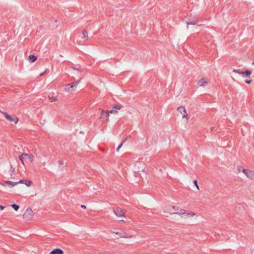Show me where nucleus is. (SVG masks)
<instances>
[{
    "label": "nucleus",
    "instance_id": "1",
    "mask_svg": "<svg viewBox=\"0 0 254 254\" xmlns=\"http://www.w3.org/2000/svg\"><path fill=\"white\" fill-rule=\"evenodd\" d=\"M170 214H179L182 217L185 218H188L191 217H193L195 215V214L193 212H187L184 209H181L180 212H173L170 213Z\"/></svg>",
    "mask_w": 254,
    "mask_h": 254
},
{
    "label": "nucleus",
    "instance_id": "2",
    "mask_svg": "<svg viewBox=\"0 0 254 254\" xmlns=\"http://www.w3.org/2000/svg\"><path fill=\"white\" fill-rule=\"evenodd\" d=\"M34 156L31 154H29L26 153H23L20 155L19 156L18 158L21 161L23 165H25L24 163V159H28L29 160L30 162H32L33 161Z\"/></svg>",
    "mask_w": 254,
    "mask_h": 254
},
{
    "label": "nucleus",
    "instance_id": "3",
    "mask_svg": "<svg viewBox=\"0 0 254 254\" xmlns=\"http://www.w3.org/2000/svg\"><path fill=\"white\" fill-rule=\"evenodd\" d=\"M34 213L31 208H27L23 214V219L26 221L32 220Z\"/></svg>",
    "mask_w": 254,
    "mask_h": 254
},
{
    "label": "nucleus",
    "instance_id": "4",
    "mask_svg": "<svg viewBox=\"0 0 254 254\" xmlns=\"http://www.w3.org/2000/svg\"><path fill=\"white\" fill-rule=\"evenodd\" d=\"M115 214L119 218H125V210L121 208L118 207L113 210Z\"/></svg>",
    "mask_w": 254,
    "mask_h": 254
},
{
    "label": "nucleus",
    "instance_id": "5",
    "mask_svg": "<svg viewBox=\"0 0 254 254\" xmlns=\"http://www.w3.org/2000/svg\"><path fill=\"white\" fill-rule=\"evenodd\" d=\"M24 180H21L18 182L14 183L10 181H4V183H0V185L5 187V184H6L9 186V187L13 188L18 184H23L24 183Z\"/></svg>",
    "mask_w": 254,
    "mask_h": 254
},
{
    "label": "nucleus",
    "instance_id": "6",
    "mask_svg": "<svg viewBox=\"0 0 254 254\" xmlns=\"http://www.w3.org/2000/svg\"><path fill=\"white\" fill-rule=\"evenodd\" d=\"M177 110L182 115L183 118H186L187 120L189 119V117L187 114L186 110L184 106H179L177 108Z\"/></svg>",
    "mask_w": 254,
    "mask_h": 254
},
{
    "label": "nucleus",
    "instance_id": "7",
    "mask_svg": "<svg viewBox=\"0 0 254 254\" xmlns=\"http://www.w3.org/2000/svg\"><path fill=\"white\" fill-rule=\"evenodd\" d=\"M0 112L9 122H14L15 124L18 123V119L17 118H13L11 116L8 115L6 113L3 112L1 111V110H0Z\"/></svg>",
    "mask_w": 254,
    "mask_h": 254
},
{
    "label": "nucleus",
    "instance_id": "8",
    "mask_svg": "<svg viewBox=\"0 0 254 254\" xmlns=\"http://www.w3.org/2000/svg\"><path fill=\"white\" fill-rule=\"evenodd\" d=\"M244 174L247 176L248 178L250 180L254 179V172L249 169H246Z\"/></svg>",
    "mask_w": 254,
    "mask_h": 254
},
{
    "label": "nucleus",
    "instance_id": "9",
    "mask_svg": "<svg viewBox=\"0 0 254 254\" xmlns=\"http://www.w3.org/2000/svg\"><path fill=\"white\" fill-rule=\"evenodd\" d=\"M198 17L194 16L193 17V18H190L188 21L186 22L188 26L189 25H195L197 24L198 23Z\"/></svg>",
    "mask_w": 254,
    "mask_h": 254
},
{
    "label": "nucleus",
    "instance_id": "10",
    "mask_svg": "<svg viewBox=\"0 0 254 254\" xmlns=\"http://www.w3.org/2000/svg\"><path fill=\"white\" fill-rule=\"evenodd\" d=\"M114 233H116L117 235H119L121 238H132V236L126 233L123 232L122 230H121L118 232H114Z\"/></svg>",
    "mask_w": 254,
    "mask_h": 254
},
{
    "label": "nucleus",
    "instance_id": "11",
    "mask_svg": "<svg viewBox=\"0 0 254 254\" xmlns=\"http://www.w3.org/2000/svg\"><path fill=\"white\" fill-rule=\"evenodd\" d=\"M233 72L235 73H238L240 74H246V76L248 77H250V75L252 73V71L251 70H246V71H241L240 69H234Z\"/></svg>",
    "mask_w": 254,
    "mask_h": 254
},
{
    "label": "nucleus",
    "instance_id": "12",
    "mask_svg": "<svg viewBox=\"0 0 254 254\" xmlns=\"http://www.w3.org/2000/svg\"><path fill=\"white\" fill-rule=\"evenodd\" d=\"M109 114L110 113L108 111H105L104 110H102L100 117V119H106L108 121H109Z\"/></svg>",
    "mask_w": 254,
    "mask_h": 254
},
{
    "label": "nucleus",
    "instance_id": "13",
    "mask_svg": "<svg viewBox=\"0 0 254 254\" xmlns=\"http://www.w3.org/2000/svg\"><path fill=\"white\" fill-rule=\"evenodd\" d=\"M208 82L204 78H201L197 83V85L198 87H205L207 84Z\"/></svg>",
    "mask_w": 254,
    "mask_h": 254
},
{
    "label": "nucleus",
    "instance_id": "14",
    "mask_svg": "<svg viewBox=\"0 0 254 254\" xmlns=\"http://www.w3.org/2000/svg\"><path fill=\"white\" fill-rule=\"evenodd\" d=\"M122 107L119 105H115L113 107V109L109 111V112L112 114H117L118 110L121 109Z\"/></svg>",
    "mask_w": 254,
    "mask_h": 254
},
{
    "label": "nucleus",
    "instance_id": "15",
    "mask_svg": "<svg viewBox=\"0 0 254 254\" xmlns=\"http://www.w3.org/2000/svg\"><path fill=\"white\" fill-rule=\"evenodd\" d=\"M49 254H64V251L60 248H57L51 251Z\"/></svg>",
    "mask_w": 254,
    "mask_h": 254
},
{
    "label": "nucleus",
    "instance_id": "16",
    "mask_svg": "<svg viewBox=\"0 0 254 254\" xmlns=\"http://www.w3.org/2000/svg\"><path fill=\"white\" fill-rule=\"evenodd\" d=\"M64 90L66 92L71 93L74 91V89L71 86L70 84H68L65 86Z\"/></svg>",
    "mask_w": 254,
    "mask_h": 254
},
{
    "label": "nucleus",
    "instance_id": "17",
    "mask_svg": "<svg viewBox=\"0 0 254 254\" xmlns=\"http://www.w3.org/2000/svg\"><path fill=\"white\" fill-rule=\"evenodd\" d=\"M81 38L87 40L88 38V32L86 30H84L82 31Z\"/></svg>",
    "mask_w": 254,
    "mask_h": 254
},
{
    "label": "nucleus",
    "instance_id": "18",
    "mask_svg": "<svg viewBox=\"0 0 254 254\" xmlns=\"http://www.w3.org/2000/svg\"><path fill=\"white\" fill-rule=\"evenodd\" d=\"M37 59V57H36L34 55H30L28 57V61L30 62H34L36 61Z\"/></svg>",
    "mask_w": 254,
    "mask_h": 254
},
{
    "label": "nucleus",
    "instance_id": "19",
    "mask_svg": "<svg viewBox=\"0 0 254 254\" xmlns=\"http://www.w3.org/2000/svg\"><path fill=\"white\" fill-rule=\"evenodd\" d=\"M237 169L239 173L241 172L244 173L246 169H244L242 166L239 165L237 167Z\"/></svg>",
    "mask_w": 254,
    "mask_h": 254
},
{
    "label": "nucleus",
    "instance_id": "20",
    "mask_svg": "<svg viewBox=\"0 0 254 254\" xmlns=\"http://www.w3.org/2000/svg\"><path fill=\"white\" fill-rule=\"evenodd\" d=\"M48 98L51 102H53L58 100V98L57 97L51 96L50 95H49L48 96Z\"/></svg>",
    "mask_w": 254,
    "mask_h": 254
},
{
    "label": "nucleus",
    "instance_id": "21",
    "mask_svg": "<svg viewBox=\"0 0 254 254\" xmlns=\"http://www.w3.org/2000/svg\"><path fill=\"white\" fill-rule=\"evenodd\" d=\"M24 181L23 183L25 184L26 185V186L29 187L30 186H31V185L32 184V181H27L26 180H24Z\"/></svg>",
    "mask_w": 254,
    "mask_h": 254
},
{
    "label": "nucleus",
    "instance_id": "22",
    "mask_svg": "<svg viewBox=\"0 0 254 254\" xmlns=\"http://www.w3.org/2000/svg\"><path fill=\"white\" fill-rule=\"evenodd\" d=\"M80 79H79V80H78L76 81V82H73V83H72L70 84L71 86H72L73 88L74 87H76V86H77V85L79 84V82H80Z\"/></svg>",
    "mask_w": 254,
    "mask_h": 254
},
{
    "label": "nucleus",
    "instance_id": "23",
    "mask_svg": "<svg viewBox=\"0 0 254 254\" xmlns=\"http://www.w3.org/2000/svg\"><path fill=\"white\" fill-rule=\"evenodd\" d=\"M11 206L16 211L18 210L19 208V206L15 204L11 205Z\"/></svg>",
    "mask_w": 254,
    "mask_h": 254
},
{
    "label": "nucleus",
    "instance_id": "24",
    "mask_svg": "<svg viewBox=\"0 0 254 254\" xmlns=\"http://www.w3.org/2000/svg\"><path fill=\"white\" fill-rule=\"evenodd\" d=\"M126 140H127V139H125V140H124L122 143H121L119 145V146H118V148H117V151H118V152H119V151L120 149V148H121V147L123 146V143H124V142H125V141H126Z\"/></svg>",
    "mask_w": 254,
    "mask_h": 254
},
{
    "label": "nucleus",
    "instance_id": "25",
    "mask_svg": "<svg viewBox=\"0 0 254 254\" xmlns=\"http://www.w3.org/2000/svg\"><path fill=\"white\" fill-rule=\"evenodd\" d=\"M193 183H194V184L195 185V186H196V187L197 189L198 190H199V187H198V185H197V180H194V181H193Z\"/></svg>",
    "mask_w": 254,
    "mask_h": 254
},
{
    "label": "nucleus",
    "instance_id": "26",
    "mask_svg": "<svg viewBox=\"0 0 254 254\" xmlns=\"http://www.w3.org/2000/svg\"><path fill=\"white\" fill-rule=\"evenodd\" d=\"M172 208L174 209V210H178L179 209V208L175 206H172Z\"/></svg>",
    "mask_w": 254,
    "mask_h": 254
},
{
    "label": "nucleus",
    "instance_id": "27",
    "mask_svg": "<svg viewBox=\"0 0 254 254\" xmlns=\"http://www.w3.org/2000/svg\"><path fill=\"white\" fill-rule=\"evenodd\" d=\"M251 82H252V80H246V81H245V82H246V83H247V84H250V83H251Z\"/></svg>",
    "mask_w": 254,
    "mask_h": 254
},
{
    "label": "nucleus",
    "instance_id": "28",
    "mask_svg": "<svg viewBox=\"0 0 254 254\" xmlns=\"http://www.w3.org/2000/svg\"><path fill=\"white\" fill-rule=\"evenodd\" d=\"M59 163L61 165H63V164H64V161L63 160H61V161H59Z\"/></svg>",
    "mask_w": 254,
    "mask_h": 254
},
{
    "label": "nucleus",
    "instance_id": "29",
    "mask_svg": "<svg viewBox=\"0 0 254 254\" xmlns=\"http://www.w3.org/2000/svg\"><path fill=\"white\" fill-rule=\"evenodd\" d=\"M81 207L84 209H85L86 208V206L84 205H81Z\"/></svg>",
    "mask_w": 254,
    "mask_h": 254
},
{
    "label": "nucleus",
    "instance_id": "30",
    "mask_svg": "<svg viewBox=\"0 0 254 254\" xmlns=\"http://www.w3.org/2000/svg\"><path fill=\"white\" fill-rule=\"evenodd\" d=\"M4 208V206H3L2 205H0V209L1 210H3Z\"/></svg>",
    "mask_w": 254,
    "mask_h": 254
},
{
    "label": "nucleus",
    "instance_id": "31",
    "mask_svg": "<svg viewBox=\"0 0 254 254\" xmlns=\"http://www.w3.org/2000/svg\"><path fill=\"white\" fill-rule=\"evenodd\" d=\"M123 218H121V219L120 220L121 221H124V220Z\"/></svg>",
    "mask_w": 254,
    "mask_h": 254
},
{
    "label": "nucleus",
    "instance_id": "32",
    "mask_svg": "<svg viewBox=\"0 0 254 254\" xmlns=\"http://www.w3.org/2000/svg\"><path fill=\"white\" fill-rule=\"evenodd\" d=\"M123 218H121V219L120 220L121 221H124V220Z\"/></svg>",
    "mask_w": 254,
    "mask_h": 254
},
{
    "label": "nucleus",
    "instance_id": "33",
    "mask_svg": "<svg viewBox=\"0 0 254 254\" xmlns=\"http://www.w3.org/2000/svg\"><path fill=\"white\" fill-rule=\"evenodd\" d=\"M252 65H254V62H253V63H252Z\"/></svg>",
    "mask_w": 254,
    "mask_h": 254
},
{
    "label": "nucleus",
    "instance_id": "34",
    "mask_svg": "<svg viewBox=\"0 0 254 254\" xmlns=\"http://www.w3.org/2000/svg\"><path fill=\"white\" fill-rule=\"evenodd\" d=\"M11 169L13 170H12V171H14V169H13V168H12V166H11Z\"/></svg>",
    "mask_w": 254,
    "mask_h": 254
},
{
    "label": "nucleus",
    "instance_id": "35",
    "mask_svg": "<svg viewBox=\"0 0 254 254\" xmlns=\"http://www.w3.org/2000/svg\"><path fill=\"white\" fill-rule=\"evenodd\" d=\"M213 127H212L211 128V130H213Z\"/></svg>",
    "mask_w": 254,
    "mask_h": 254
},
{
    "label": "nucleus",
    "instance_id": "36",
    "mask_svg": "<svg viewBox=\"0 0 254 254\" xmlns=\"http://www.w3.org/2000/svg\"><path fill=\"white\" fill-rule=\"evenodd\" d=\"M98 254H102V253H99Z\"/></svg>",
    "mask_w": 254,
    "mask_h": 254
}]
</instances>
